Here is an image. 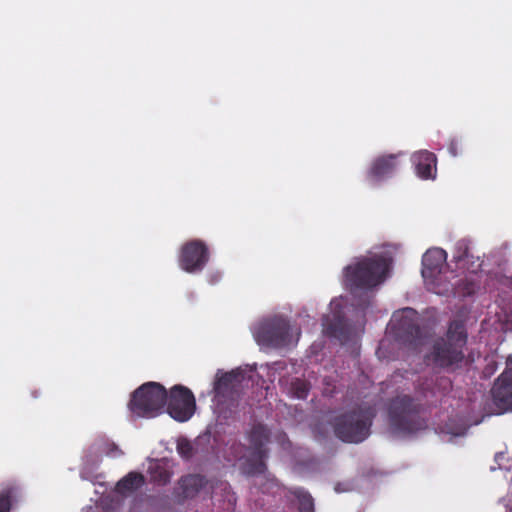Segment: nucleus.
<instances>
[{"label": "nucleus", "instance_id": "nucleus-1", "mask_svg": "<svg viewBox=\"0 0 512 512\" xmlns=\"http://www.w3.org/2000/svg\"><path fill=\"white\" fill-rule=\"evenodd\" d=\"M467 339L468 333L464 322L453 320L449 323L445 336L434 341L430 353L425 358L438 368L451 371L460 368L465 359L464 348Z\"/></svg>", "mask_w": 512, "mask_h": 512}, {"label": "nucleus", "instance_id": "nucleus-2", "mask_svg": "<svg viewBox=\"0 0 512 512\" xmlns=\"http://www.w3.org/2000/svg\"><path fill=\"white\" fill-rule=\"evenodd\" d=\"M270 430L262 424L257 423L250 429L247 438L249 448L241 443H234L231 446L234 460H244L241 464V471L247 476L264 474L267 470L265 460L268 458L266 445L270 441Z\"/></svg>", "mask_w": 512, "mask_h": 512}, {"label": "nucleus", "instance_id": "nucleus-3", "mask_svg": "<svg viewBox=\"0 0 512 512\" xmlns=\"http://www.w3.org/2000/svg\"><path fill=\"white\" fill-rule=\"evenodd\" d=\"M375 416L374 407L360 405L334 418L332 423L334 433L343 442L361 443L370 435Z\"/></svg>", "mask_w": 512, "mask_h": 512}, {"label": "nucleus", "instance_id": "nucleus-4", "mask_svg": "<svg viewBox=\"0 0 512 512\" xmlns=\"http://www.w3.org/2000/svg\"><path fill=\"white\" fill-rule=\"evenodd\" d=\"M422 405L410 395H398L388 407L390 427L395 434L409 435L424 430L427 421L421 416Z\"/></svg>", "mask_w": 512, "mask_h": 512}, {"label": "nucleus", "instance_id": "nucleus-5", "mask_svg": "<svg viewBox=\"0 0 512 512\" xmlns=\"http://www.w3.org/2000/svg\"><path fill=\"white\" fill-rule=\"evenodd\" d=\"M389 270L382 256L362 257L344 268L345 285L351 290H368L382 283Z\"/></svg>", "mask_w": 512, "mask_h": 512}, {"label": "nucleus", "instance_id": "nucleus-6", "mask_svg": "<svg viewBox=\"0 0 512 512\" xmlns=\"http://www.w3.org/2000/svg\"><path fill=\"white\" fill-rule=\"evenodd\" d=\"M166 402V388L158 382H146L132 393L128 408L137 417L153 418L164 411Z\"/></svg>", "mask_w": 512, "mask_h": 512}, {"label": "nucleus", "instance_id": "nucleus-7", "mask_svg": "<svg viewBox=\"0 0 512 512\" xmlns=\"http://www.w3.org/2000/svg\"><path fill=\"white\" fill-rule=\"evenodd\" d=\"M418 320V314L412 308H404L393 314L390 329L400 344L413 348L421 344L422 331Z\"/></svg>", "mask_w": 512, "mask_h": 512}, {"label": "nucleus", "instance_id": "nucleus-8", "mask_svg": "<svg viewBox=\"0 0 512 512\" xmlns=\"http://www.w3.org/2000/svg\"><path fill=\"white\" fill-rule=\"evenodd\" d=\"M166 410L176 421H188L196 409V400L190 389L175 385L167 392Z\"/></svg>", "mask_w": 512, "mask_h": 512}, {"label": "nucleus", "instance_id": "nucleus-9", "mask_svg": "<svg viewBox=\"0 0 512 512\" xmlns=\"http://www.w3.org/2000/svg\"><path fill=\"white\" fill-rule=\"evenodd\" d=\"M255 336L257 342L263 346L282 348L290 342L289 322L281 317L270 319L259 326Z\"/></svg>", "mask_w": 512, "mask_h": 512}, {"label": "nucleus", "instance_id": "nucleus-10", "mask_svg": "<svg viewBox=\"0 0 512 512\" xmlns=\"http://www.w3.org/2000/svg\"><path fill=\"white\" fill-rule=\"evenodd\" d=\"M209 257V249L203 241L191 240L181 248L179 266L188 273H198L204 269Z\"/></svg>", "mask_w": 512, "mask_h": 512}, {"label": "nucleus", "instance_id": "nucleus-11", "mask_svg": "<svg viewBox=\"0 0 512 512\" xmlns=\"http://www.w3.org/2000/svg\"><path fill=\"white\" fill-rule=\"evenodd\" d=\"M491 394L498 414L512 411V369H506L502 372L495 381Z\"/></svg>", "mask_w": 512, "mask_h": 512}, {"label": "nucleus", "instance_id": "nucleus-12", "mask_svg": "<svg viewBox=\"0 0 512 512\" xmlns=\"http://www.w3.org/2000/svg\"><path fill=\"white\" fill-rule=\"evenodd\" d=\"M206 484L207 480L202 475L188 474L182 476L178 481V491L176 492L178 502L183 503L187 499L196 497Z\"/></svg>", "mask_w": 512, "mask_h": 512}, {"label": "nucleus", "instance_id": "nucleus-13", "mask_svg": "<svg viewBox=\"0 0 512 512\" xmlns=\"http://www.w3.org/2000/svg\"><path fill=\"white\" fill-rule=\"evenodd\" d=\"M397 158L398 155L389 154L375 159L368 172L369 179L377 182L390 176L398 167Z\"/></svg>", "mask_w": 512, "mask_h": 512}, {"label": "nucleus", "instance_id": "nucleus-14", "mask_svg": "<svg viewBox=\"0 0 512 512\" xmlns=\"http://www.w3.org/2000/svg\"><path fill=\"white\" fill-rule=\"evenodd\" d=\"M412 161L420 178L430 179L435 177L437 158L434 153L427 150L419 151L412 156Z\"/></svg>", "mask_w": 512, "mask_h": 512}, {"label": "nucleus", "instance_id": "nucleus-15", "mask_svg": "<svg viewBox=\"0 0 512 512\" xmlns=\"http://www.w3.org/2000/svg\"><path fill=\"white\" fill-rule=\"evenodd\" d=\"M446 260V252L441 248L428 249L422 257L423 277H432L438 273Z\"/></svg>", "mask_w": 512, "mask_h": 512}, {"label": "nucleus", "instance_id": "nucleus-16", "mask_svg": "<svg viewBox=\"0 0 512 512\" xmlns=\"http://www.w3.org/2000/svg\"><path fill=\"white\" fill-rule=\"evenodd\" d=\"M21 497V487L15 481L3 483L0 488V512H10Z\"/></svg>", "mask_w": 512, "mask_h": 512}, {"label": "nucleus", "instance_id": "nucleus-17", "mask_svg": "<svg viewBox=\"0 0 512 512\" xmlns=\"http://www.w3.org/2000/svg\"><path fill=\"white\" fill-rule=\"evenodd\" d=\"M145 484V477L139 472H129L116 484V491L121 495L132 493Z\"/></svg>", "mask_w": 512, "mask_h": 512}, {"label": "nucleus", "instance_id": "nucleus-18", "mask_svg": "<svg viewBox=\"0 0 512 512\" xmlns=\"http://www.w3.org/2000/svg\"><path fill=\"white\" fill-rule=\"evenodd\" d=\"M240 374L234 371L223 373L217 377L214 383V391L217 397H225L235 389Z\"/></svg>", "mask_w": 512, "mask_h": 512}, {"label": "nucleus", "instance_id": "nucleus-19", "mask_svg": "<svg viewBox=\"0 0 512 512\" xmlns=\"http://www.w3.org/2000/svg\"><path fill=\"white\" fill-rule=\"evenodd\" d=\"M149 475L151 481L157 485H166L171 479V473L160 462H155L149 466Z\"/></svg>", "mask_w": 512, "mask_h": 512}, {"label": "nucleus", "instance_id": "nucleus-20", "mask_svg": "<svg viewBox=\"0 0 512 512\" xmlns=\"http://www.w3.org/2000/svg\"><path fill=\"white\" fill-rule=\"evenodd\" d=\"M310 390V385L306 380L295 378L291 381L289 392L297 399H306Z\"/></svg>", "mask_w": 512, "mask_h": 512}, {"label": "nucleus", "instance_id": "nucleus-21", "mask_svg": "<svg viewBox=\"0 0 512 512\" xmlns=\"http://www.w3.org/2000/svg\"><path fill=\"white\" fill-rule=\"evenodd\" d=\"M470 258H473V255L470 253L468 243L464 240L458 241L453 253L456 266L458 267L464 261H469Z\"/></svg>", "mask_w": 512, "mask_h": 512}, {"label": "nucleus", "instance_id": "nucleus-22", "mask_svg": "<svg viewBox=\"0 0 512 512\" xmlns=\"http://www.w3.org/2000/svg\"><path fill=\"white\" fill-rule=\"evenodd\" d=\"M294 495L298 499L299 512H314V501L308 492L304 490H297Z\"/></svg>", "mask_w": 512, "mask_h": 512}, {"label": "nucleus", "instance_id": "nucleus-23", "mask_svg": "<svg viewBox=\"0 0 512 512\" xmlns=\"http://www.w3.org/2000/svg\"><path fill=\"white\" fill-rule=\"evenodd\" d=\"M433 377L419 379L416 385V390L426 397L429 393L435 394V388L433 387Z\"/></svg>", "mask_w": 512, "mask_h": 512}, {"label": "nucleus", "instance_id": "nucleus-24", "mask_svg": "<svg viewBox=\"0 0 512 512\" xmlns=\"http://www.w3.org/2000/svg\"><path fill=\"white\" fill-rule=\"evenodd\" d=\"M391 342L388 339H383L380 341L379 346L376 350V355L379 359L383 360H394L395 357L393 355L388 354V349L391 346Z\"/></svg>", "mask_w": 512, "mask_h": 512}, {"label": "nucleus", "instance_id": "nucleus-25", "mask_svg": "<svg viewBox=\"0 0 512 512\" xmlns=\"http://www.w3.org/2000/svg\"><path fill=\"white\" fill-rule=\"evenodd\" d=\"M482 266V261L479 257L470 258L469 261H464L461 263L457 268L466 270L470 273H476L478 270H480Z\"/></svg>", "mask_w": 512, "mask_h": 512}, {"label": "nucleus", "instance_id": "nucleus-26", "mask_svg": "<svg viewBox=\"0 0 512 512\" xmlns=\"http://www.w3.org/2000/svg\"><path fill=\"white\" fill-rule=\"evenodd\" d=\"M177 452L184 459H190L193 455V447L188 440H180L177 444Z\"/></svg>", "mask_w": 512, "mask_h": 512}, {"label": "nucleus", "instance_id": "nucleus-27", "mask_svg": "<svg viewBox=\"0 0 512 512\" xmlns=\"http://www.w3.org/2000/svg\"><path fill=\"white\" fill-rule=\"evenodd\" d=\"M476 285L475 283L468 281V280H462L459 284V292L463 296H471L475 293Z\"/></svg>", "mask_w": 512, "mask_h": 512}, {"label": "nucleus", "instance_id": "nucleus-28", "mask_svg": "<svg viewBox=\"0 0 512 512\" xmlns=\"http://www.w3.org/2000/svg\"><path fill=\"white\" fill-rule=\"evenodd\" d=\"M448 151L453 156L456 157L462 152L461 142L457 139H451L448 144Z\"/></svg>", "mask_w": 512, "mask_h": 512}, {"label": "nucleus", "instance_id": "nucleus-29", "mask_svg": "<svg viewBox=\"0 0 512 512\" xmlns=\"http://www.w3.org/2000/svg\"><path fill=\"white\" fill-rule=\"evenodd\" d=\"M440 386H443V389L446 390V389H449L451 387V381L446 378V377H442L440 378Z\"/></svg>", "mask_w": 512, "mask_h": 512}, {"label": "nucleus", "instance_id": "nucleus-30", "mask_svg": "<svg viewBox=\"0 0 512 512\" xmlns=\"http://www.w3.org/2000/svg\"><path fill=\"white\" fill-rule=\"evenodd\" d=\"M217 279H218V276L217 277H213V278L210 279V282L211 283H215L217 281Z\"/></svg>", "mask_w": 512, "mask_h": 512}]
</instances>
